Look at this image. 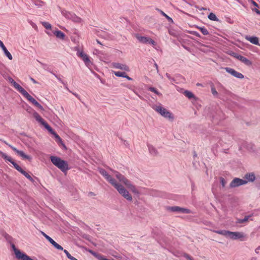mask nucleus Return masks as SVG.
<instances>
[{
  "mask_svg": "<svg viewBox=\"0 0 260 260\" xmlns=\"http://www.w3.org/2000/svg\"><path fill=\"white\" fill-rule=\"evenodd\" d=\"M100 173L103 175L105 178L117 190L123 198L128 201H132L133 200L132 196L129 192L125 188V187L121 184L117 182L113 178H112L108 173L104 169L99 170Z\"/></svg>",
  "mask_w": 260,
  "mask_h": 260,
  "instance_id": "obj_1",
  "label": "nucleus"
},
{
  "mask_svg": "<svg viewBox=\"0 0 260 260\" xmlns=\"http://www.w3.org/2000/svg\"><path fill=\"white\" fill-rule=\"evenodd\" d=\"M214 232L223 235L226 238L233 240H239L243 241L247 239L246 235L243 232H231L226 230L214 231Z\"/></svg>",
  "mask_w": 260,
  "mask_h": 260,
  "instance_id": "obj_2",
  "label": "nucleus"
},
{
  "mask_svg": "<svg viewBox=\"0 0 260 260\" xmlns=\"http://www.w3.org/2000/svg\"><path fill=\"white\" fill-rule=\"evenodd\" d=\"M115 175V177L119 181L120 183H123L125 186L129 189L132 192L136 194H139L140 191L138 188L132 183L124 176L120 174L117 171L112 170Z\"/></svg>",
  "mask_w": 260,
  "mask_h": 260,
  "instance_id": "obj_3",
  "label": "nucleus"
},
{
  "mask_svg": "<svg viewBox=\"0 0 260 260\" xmlns=\"http://www.w3.org/2000/svg\"><path fill=\"white\" fill-rule=\"evenodd\" d=\"M0 155L3 157L6 161H8L11 162L14 166V167L20 173L23 174L25 177L29 179L31 182H34V179L30 176V175L23 170L18 165H17L13 159L9 156L7 155L6 153L0 151Z\"/></svg>",
  "mask_w": 260,
  "mask_h": 260,
  "instance_id": "obj_4",
  "label": "nucleus"
},
{
  "mask_svg": "<svg viewBox=\"0 0 260 260\" xmlns=\"http://www.w3.org/2000/svg\"><path fill=\"white\" fill-rule=\"evenodd\" d=\"M152 108L164 118L168 119L170 121H173L174 120V117L173 114L164 108L161 104H159L158 105H153L152 106Z\"/></svg>",
  "mask_w": 260,
  "mask_h": 260,
  "instance_id": "obj_5",
  "label": "nucleus"
},
{
  "mask_svg": "<svg viewBox=\"0 0 260 260\" xmlns=\"http://www.w3.org/2000/svg\"><path fill=\"white\" fill-rule=\"evenodd\" d=\"M50 158L52 164L62 172L64 173L69 169L68 162L60 158L55 156H51Z\"/></svg>",
  "mask_w": 260,
  "mask_h": 260,
  "instance_id": "obj_6",
  "label": "nucleus"
},
{
  "mask_svg": "<svg viewBox=\"0 0 260 260\" xmlns=\"http://www.w3.org/2000/svg\"><path fill=\"white\" fill-rule=\"evenodd\" d=\"M11 246L14 251L16 257L17 259L21 260H34L26 255L25 253L17 249L14 244H12Z\"/></svg>",
  "mask_w": 260,
  "mask_h": 260,
  "instance_id": "obj_7",
  "label": "nucleus"
},
{
  "mask_svg": "<svg viewBox=\"0 0 260 260\" xmlns=\"http://www.w3.org/2000/svg\"><path fill=\"white\" fill-rule=\"evenodd\" d=\"M135 37L141 43L149 44L153 46H155L156 44V42L151 38L147 37L141 36L139 34H135Z\"/></svg>",
  "mask_w": 260,
  "mask_h": 260,
  "instance_id": "obj_8",
  "label": "nucleus"
},
{
  "mask_svg": "<svg viewBox=\"0 0 260 260\" xmlns=\"http://www.w3.org/2000/svg\"><path fill=\"white\" fill-rule=\"evenodd\" d=\"M77 55L82 58L87 67L90 68L91 67L92 63L87 54L82 50H78L77 52Z\"/></svg>",
  "mask_w": 260,
  "mask_h": 260,
  "instance_id": "obj_9",
  "label": "nucleus"
},
{
  "mask_svg": "<svg viewBox=\"0 0 260 260\" xmlns=\"http://www.w3.org/2000/svg\"><path fill=\"white\" fill-rule=\"evenodd\" d=\"M62 14L67 19H70L74 22L80 23L82 19L75 14L71 13L67 11H62Z\"/></svg>",
  "mask_w": 260,
  "mask_h": 260,
  "instance_id": "obj_10",
  "label": "nucleus"
},
{
  "mask_svg": "<svg viewBox=\"0 0 260 260\" xmlns=\"http://www.w3.org/2000/svg\"><path fill=\"white\" fill-rule=\"evenodd\" d=\"M167 209L168 210L173 212H178L185 214H189L191 213V211L189 209L180 207L178 206L168 207L167 208Z\"/></svg>",
  "mask_w": 260,
  "mask_h": 260,
  "instance_id": "obj_11",
  "label": "nucleus"
},
{
  "mask_svg": "<svg viewBox=\"0 0 260 260\" xmlns=\"http://www.w3.org/2000/svg\"><path fill=\"white\" fill-rule=\"evenodd\" d=\"M247 183L246 180L238 178H234L230 183V187L231 188H235L241 185H245Z\"/></svg>",
  "mask_w": 260,
  "mask_h": 260,
  "instance_id": "obj_12",
  "label": "nucleus"
},
{
  "mask_svg": "<svg viewBox=\"0 0 260 260\" xmlns=\"http://www.w3.org/2000/svg\"><path fill=\"white\" fill-rule=\"evenodd\" d=\"M33 116L36 120L41 124H42L47 130H51L50 126L45 121V120L36 112L33 113Z\"/></svg>",
  "mask_w": 260,
  "mask_h": 260,
  "instance_id": "obj_13",
  "label": "nucleus"
},
{
  "mask_svg": "<svg viewBox=\"0 0 260 260\" xmlns=\"http://www.w3.org/2000/svg\"><path fill=\"white\" fill-rule=\"evenodd\" d=\"M9 146L23 159H28V160H31V157L25 154L23 151L18 150L16 147L12 146L11 145H9Z\"/></svg>",
  "mask_w": 260,
  "mask_h": 260,
  "instance_id": "obj_14",
  "label": "nucleus"
},
{
  "mask_svg": "<svg viewBox=\"0 0 260 260\" xmlns=\"http://www.w3.org/2000/svg\"><path fill=\"white\" fill-rule=\"evenodd\" d=\"M225 71L232 76L239 78V79H243L244 78V76L240 73L237 72L234 69L230 68H225Z\"/></svg>",
  "mask_w": 260,
  "mask_h": 260,
  "instance_id": "obj_15",
  "label": "nucleus"
},
{
  "mask_svg": "<svg viewBox=\"0 0 260 260\" xmlns=\"http://www.w3.org/2000/svg\"><path fill=\"white\" fill-rule=\"evenodd\" d=\"M21 93L29 102L31 103L34 105H35L36 103L38 102L34 98H33L30 94H29V93L25 89H24Z\"/></svg>",
  "mask_w": 260,
  "mask_h": 260,
  "instance_id": "obj_16",
  "label": "nucleus"
},
{
  "mask_svg": "<svg viewBox=\"0 0 260 260\" xmlns=\"http://www.w3.org/2000/svg\"><path fill=\"white\" fill-rule=\"evenodd\" d=\"M112 66L116 69H120V70H123L125 71H129V67L125 64H122V63H117V62H114L112 63Z\"/></svg>",
  "mask_w": 260,
  "mask_h": 260,
  "instance_id": "obj_17",
  "label": "nucleus"
},
{
  "mask_svg": "<svg viewBox=\"0 0 260 260\" xmlns=\"http://www.w3.org/2000/svg\"><path fill=\"white\" fill-rule=\"evenodd\" d=\"M10 83L13 85L14 87L20 93H21L24 89L19 84L16 82L12 78L9 79Z\"/></svg>",
  "mask_w": 260,
  "mask_h": 260,
  "instance_id": "obj_18",
  "label": "nucleus"
},
{
  "mask_svg": "<svg viewBox=\"0 0 260 260\" xmlns=\"http://www.w3.org/2000/svg\"><path fill=\"white\" fill-rule=\"evenodd\" d=\"M245 180L248 182H253L255 180V175L254 173H246L244 176Z\"/></svg>",
  "mask_w": 260,
  "mask_h": 260,
  "instance_id": "obj_19",
  "label": "nucleus"
},
{
  "mask_svg": "<svg viewBox=\"0 0 260 260\" xmlns=\"http://www.w3.org/2000/svg\"><path fill=\"white\" fill-rule=\"evenodd\" d=\"M246 39L254 45H258V39L256 37L246 36Z\"/></svg>",
  "mask_w": 260,
  "mask_h": 260,
  "instance_id": "obj_20",
  "label": "nucleus"
},
{
  "mask_svg": "<svg viewBox=\"0 0 260 260\" xmlns=\"http://www.w3.org/2000/svg\"><path fill=\"white\" fill-rule=\"evenodd\" d=\"M50 130H48L50 133H51L52 135H54V136L55 137V138L56 139V141L58 143H61L63 146V147H65V145L63 144L62 143V140L60 138V137L56 133H55L53 129H52V128L50 127Z\"/></svg>",
  "mask_w": 260,
  "mask_h": 260,
  "instance_id": "obj_21",
  "label": "nucleus"
},
{
  "mask_svg": "<svg viewBox=\"0 0 260 260\" xmlns=\"http://www.w3.org/2000/svg\"><path fill=\"white\" fill-rule=\"evenodd\" d=\"M48 241L57 249L60 250H63V247L59 245L58 244H57L51 238H49V239Z\"/></svg>",
  "mask_w": 260,
  "mask_h": 260,
  "instance_id": "obj_22",
  "label": "nucleus"
},
{
  "mask_svg": "<svg viewBox=\"0 0 260 260\" xmlns=\"http://www.w3.org/2000/svg\"><path fill=\"white\" fill-rule=\"evenodd\" d=\"M53 34L58 39L64 40L65 38V34L60 30L54 31Z\"/></svg>",
  "mask_w": 260,
  "mask_h": 260,
  "instance_id": "obj_23",
  "label": "nucleus"
},
{
  "mask_svg": "<svg viewBox=\"0 0 260 260\" xmlns=\"http://www.w3.org/2000/svg\"><path fill=\"white\" fill-rule=\"evenodd\" d=\"M184 95L189 99H193L194 100H197V98L195 95L191 92L188 90H185L183 92Z\"/></svg>",
  "mask_w": 260,
  "mask_h": 260,
  "instance_id": "obj_24",
  "label": "nucleus"
},
{
  "mask_svg": "<svg viewBox=\"0 0 260 260\" xmlns=\"http://www.w3.org/2000/svg\"><path fill=\"white\" fill-rule=\"evenodd\" d=\"M149 153L154 156H156L158 154V151L157 149L152 145H148Z\"/></svg>",
  "mask_w": 260,
  "mask_h": 260,
  "instance_id": "obj_25",
  "label": "nucleus"
},
{
  "mask_svg": "<svg viewBox=\"0 0 260 260\" xmlns=\"http://www.w3.org/2000/svg\"><path fill=\"white\" fill-rule=\"evenodd\" d=\"M250 217H251L250 215H247V216H245L243 219L237 218L236 219V223L237 224L245 223L248 221V219H249V218Z\"/></svg>",
  "mask_w": 260,
  "mask_h": 260,
  "instance_id": "obj_26",
  "label": "nucleus"
},
{
  "mask_svg": "<svg viewBox=\"0 0 260 260\" xmlns=\"http://www.w3.org/2000/svg\"><path fill=\"white\" fill-rule=\"evenodd\" d=\"M239 60L247 66H251V62L246 57L241 55Z\"/></svg>",
  "mask_w": 260,
  "mask_h": 260,
  "instance_id": "obj_27",
  "label": "nucleus"
},
{
  "mask_svg": "<svg viewBox=\"0 0 260 260\" xmlns=\"http://www.w3.org/2000/svg\"><path fill=\"white\" fill-rule=\"evenodd\" d=\"M156 10L158 12H159L162 16H165L169 22H170L171 23L173 22V19L170 17H169L168 15H167L165 13H164L162 10H161L158 8L156 9Z\"/></svg>",
  "mask_w": 260,
  "mask_h": 260,
  "instance_id": "obj_28",
  "label": "nucleus"
},
{
  "mask_svg": "<svg viewBox=\"0 0 260 260\" xmlns=\"http://www.w3.org/2000/svg\"><path fill=\"white\" fill-rule=\"evenodd\" d=\"M4 51L5 55L10 59L12 60L13 57L11 54L8 51L6 47L4 48L3 49H2Z\"/></svg>",
  "mask_w": 260,
  "mask_h": 260,
  "instance_id": "obj_29",
  "label": "nucleus"
},
{
  "mask_svg": "<svg viewBox=\"0 0 260 260\" xmlns=\"http://www.w3.org/2000/svg\"><path fill=\"white\" fill-rule=\"evenodd\" d=\"M208 18L211 20L218 21V19L217 18L215 14L210 13L208 15Z\"/></svg>",
  "mask_w": 260,
  "mask_h": 260,
  "instance_id": "obj_30",
  "label": "nucleus"
},
{
  "mask_svg": "<svg viewBox=\"0 0 260 260\" xmlns=\"http://www.w3.org/2000/svg\"><path fill=\"white\" fill-rule=\"evenodd\" d=\"M114 74L117 77H121L124 78L125 77L126 73L122 72H114Z\"/></svg>",
  "mask_w": 260,
  "mask_h": 260,
  "instance_id": "obj_31",
  "label": "nucleus"
},
{
  "mask_svg": "<svg viewBox=\"0 0 260 260\" xmlns=\"http://www.w3.org/2000/svg\"><path fill=\"white\" fill-rule=\"evenodd\" d=\"M43 26L47 29H50L51 28V25L47 22H42Z\"/></svg>",
  "mask_w": 260,
  "mask_h": 260,
  "instance_id": "obj_32",
  "label": "nucleus"
},
{
  "mask_svg": "<svg viewBox=\"0 0 260 260\" xmlns=\"http://www.w3.org/2000/svg\"><path fill=\"white\" fill-rule=\"evenodd\" d=\"M199 28L204 35H208L209 34V31L205 27H199Z\"/></svg>",
  "mask_w": 260,
  "mask_h": 260,
  "instance_id": "obj_33",
  "label": "nucleus"
},
{
  "mask_svg": "<svg viewBox=\"0 0 260 260\" xmlns=\"http://www.w3.org/2000/svg\"><path fill=\"white\" fill-rule=\"evenodd\" d=\"M149 90L154 92L155 93H156V94H157L158 95H161V94L159 92H158V90L154 87H149Z\"/></svg>",
  "mask_w": 260,
  "mask_h": 260,
  "instance_id": "obj_34",
  "label": "nucleus"
},
{
  "mask_svg": "<svg viewBox=\"0 0 260 260\" xmlns=\"http://www.w3.org/2000/svg\"><path fill=\"white\" fill-rule=\"evenodd\" d=\"M63 250V252L65 253V254H66L67 257L70 259L71 260V259L73 257L72 256L70 253L67 250Z\"/></svg>",
  "mask_w": 260,
  "mask_h": 260,
  "instance_id": "obj_35",
  "label": "nucleus"
},
{
  "mask_svg": "<svg viewBox=\"0 0 260 260\" xmlns=\"http://www.w3.org/2000/svg\"><path fill=\"white\" fill-rule=\"evenodd\" d=\"M220 183H221V184L222 186L223 187H225V184H226V181H225V180L224 179V178H222V177H221V178H220Z\"/></svg>",
  "mask_w": 260,
  "mask_h": 260,
  "instance_id": "obj_36",
  "label": "nucleus"
},
{
  "mask_svg": "<svg viewBox=\"0 0 260 260\" xmlns=\"http://www.w3.org/2000/svg\"><path fill=\"white\" fill-rule=\"evenodd\" d=\"M211 92L214 95H217L218 94L217 91L216 90L215 87H212L211 88Z\"/></svg>",
  "mask_w": 260,
  "mask_h": 260,
  "instance_id": "obj_37",
  "label": "nucleus"
},
{
  "mask_svg": "<svg viewBox=\"0 0 260 260\" xmlns=\"http://www.w3.org/2000/svg\"><path fill=\"white\" fill-rule=\"evenodd\" d=\"M35 106H36L37 108H38L41 110H44L43 107L38 102L36 103Z\"/></svg>",
  "mask_w": 260,
  "mask_h": 260,
  "instance_id": "obj_38",
  "label": "nucleus"
},
{
  "mask_svg": "<svg viewBox=\"0 0 260 260\" xmlns=\"http://www.w3.org/2000/svg\"><path fill=\"white\" fill-rule=\"evenodd\" d=\"M166 76L171 81L174 82L175 81V79L173 78H172L169 74L166 73Z\"/></svg>",
  "mask_w": 260,
  "mask_h": 260,
  "instance_id": "obj_39",
  "label": "nucleus"
},
{
  "mask_svg": "<svg viewBox=\"0 0 260 260\" xmlns=\"http://www.w3.org/2000/svg\"><path fill=\"white\" fill-rule=\"evenodd\" d=\"M184 256L187 260H194L191 256H190L188 254H185Z\"/></svg>",
  "mask_w": 260,
  "mask_h": 260,
  "instance_id": "obj_40",
  "label": "nucleus"
},
{
  "mask_svg": "<svg viewBox=\"0 0 260 260\" xmlns=\"http://www.w3.org/2000/svg\"><path fill=\"white\" fill-rule=\"evenodd\" d=\"M0 47L2 48V49L6 47L3 42L1 41H0Z\"/></svg>",
  "mask_w": 260,
  "mask_h": 260,
  "instance_id": "obj_41",
  "label": "nucleus"
},
{
  "mask_svg": "<svg viewBox=\"0 0 260 260\" xmlns=\"http://www.w3.org/2000/svg\"><path fill=\"white\" fill-rule=\"evenodd\" d=\"M260 250V246H258L255 249V252L256 253H258Z\"/></svg>",
  "mask_w": 260,
  "mask_h": 260,
  "instance_id": "obj_42",
  "label": "nucleus"
},
{
  "mask_svg": "<svg viewBox=\"0 0 260 260\" xmlns=\"http://www.w3.org/2000/svg\"><path fill=\"white\" fill-rule=\"evenodd\" d=\"M125 77H124V78H126L127 80H132V78L129 77V76H128L126 74L125 75Z\"/></svg>",
  "mask_w": 260,
  "mask_h": 260,
  "instance_id": "obj_43",
  "label": "nucleus"
},
{
  "mask_svg": "<svg viewBox=\"0 0 260 260\" xmlns=\"http://www.w3.org/2000/svg\"><path fill=\"white\" fill-rule=\"evenodd\" d=\"M253 10L258 14H260V11L257 9H253Z\"/></svg>",
  "mask_w": 260,
  "mask_h": 260,
  "instance_id": "obj_44",
  "label": "nucleus"
},
{
  "mask_svg": "<svg viewBox=\"0 0 260 260\" xmlns=\"http://www.w3.org/2000/svg\"><path fill=\"white\" fill-rule=\"evenodd\" d=\"M237 53H235V52H232L231 53H230V55L232 56H233L234 57H235V56L236 55Z\"/></svg>",
  "mask_w": 260,
  "mask_h": 260,
  "instance_id": "obj_45",
  "label": "nucleus"
},
{
  "mask_svg": "<svg viewBox=\"0 0 260 260\" xmlns=\"http://www.w3.org/2000/svg\"><path fill=\"white\" fill-rule=\"evenodd\" d=\"M241 55H239L238 54H237L235 56V58L238 59L239 60V57H240Z\"/></svg>",
  "mask_w": 260,
  "mask_h": 260,
  "instance_id": "obj_46",
  "label": "nucleus"
},
{
  "mask_svg": "<svg viewBox=\"0 0 260 260\" xmlns=\"http://www.w3.org/2000/svg\"><path fill=\"white\" fill-rule=\"evenodd\" d=\"M31 81L35 84L37 83V81L33 78H31L30 79Z\"/></svg>",
  "mask_w": 260,
  "mask_h": 260,
  "instance_id": "obj_47",
  "label": "nucleus"
},
{
  "mask_svg": "<svg viewBox=\"0 0 260 260\" xmlns=\"http://www.w3.org/2000/svg\"><path fill=\"white\" fill-rule=\"evenodd\" d=\"M154 66H155V68H156V69L157 70V72L158 73V68L157 64L156 63H155Z\"/></svg>",
  "mask_w": 260,
  "mask_h": 260,
  "instance_id": "obj_48",
  "label": "nucleus"
},
{
  "mask_svg": "<svg viewBox=\"0 0 260 260\" xmlns=\"http://www.w3.org/2000/svg\"><path fill=\"white\" fill-rule=\"evenodd\" d=\"M252 4H253L254 6H256V7H258V5L257 4H256V2H255L254 1H252Z\"/></svg>",
  "mask_w": 260,
  "mask_h": 260,
  "instance_id": "obj_49",
  "label": "nucleus"
},
{
  "mask_svg": "<svg viewBox=\"0 0 260 260\" xmlns=\"http://www.w3.org/2000/svg\"><path fill=\"white\" fill-rule=\"evenodd\" d=\"M42 234L44 236V237L46 238V237L48 236L47 235H46L45 233L42 232Z\"/></svg>",
  "mask_w": 260,
  "mask_h": 260,
  "instance_id": "obj_50",
  "label": "nucleus"
},
{
  "mask_svg": "<svg viewBox=\"0 0 260 260\" xmlns=\"http://www.w3.org/2000/svg\"><path fill=\"white\" fill-rule=\"evenodd\" d=\"M250 260H257V258L256 257H252L250 258Z\"/></svg>",
  "mask_w": 260,
  "mask_h": 260,
  "instance_id": "obj_51",
  "label": "nucleus"
},
{
  "mask_svg": "<svg viewBox=\"0 0 260 260\" xmlns=\"http://www.w3.org/2000/svg\"><path fill=\"white\" fill-rule=\"evenodd\" d=\"M73 94L75 95L77 98H79V96L78 94L74 93H73Z\"/></svg>",
  "mask_w": 260,
  "mask_h": 260,
  "instance_id": "obj_52",
  "label": "nucleus"
},
{
  "mask_svg": "<svg viewBox=\"0 0 260 260\" xmlns=\"http://www.w3.org/2000/svg\"><path fill=\"white\" fill-rule=\"evenodd\" d=\"M54 75H55V77L58 79V80L59 81H61V82L62 81H61V79H60V78H58V77H57V76H56V75H55V74H54Z\"/></svg>",
  "mask_w": 260,
  "mask_h": 260,
  "instance_id": "obj_53",
  "label": "nucleus"
},
{
  "mask_svg": "<svg viewBox=\"0 0 260 260\" xmlns=\"http://www.w3.org/2000/svg\"><path fill=\"white\" fill-rule=\"evenodd\" d=\"M71 260H78V259H77V258H76L75 257H73L71 259Z\"/></svg>",
  "mask_w": 260,
  "mask_h": 260,
  "instance_id": "obj_54",
  "label": "nucleus"
},
{
  "mask_svg": "<svg viewBox=\"0 0 260 260\" xmlns=\"http://www.w3.org/2000/svg\"><path fill=\"white\" fill-rule=\"evenodd\" d=\"M71 260H78V259H77V258H76L75 257H73L71 259Z\"/></svg>",
  "mask_w": 260,
  "mask_h": 260,
  "instance_id": "obj_55",
  "label": "nucleus"
},
{
  "mask_svg": "<svg viewBox=\"0 0 260 260\" xmlns=\"http://www.w3.org/2000/svg\"><path fill=\"white\" fill-rule=\"evenodd\" d=\"M96 42L98 44L102 45L101 43L98 40H96Z\"/></svg>",
  "mask_w": 260,
  "mask_h": 260,
  "instance_id": "obj_56",
  "label": "nucleus"
},
{
  "mask_svg": "<svg viewBox=\"0 0 260 260\" xmlns=\"http://www.w3.org/2000/svg\"><path fill=\"white\" fill-rule=\"evenodd\" d=\"M51 237H50L49 236H47L46 238V239L48 240L49 239V238H50Z\"/></svg>",
  "mask_w": 260,
  "mask_h": 260,
  "instance_id": "obj_57",
  "label": "nucleus"
},
{
  "mask_svg": "<svg viewBox=\"0 0 260 260\" xmlns=\"http://www.w3.org/2000/svg\"><path fill=\"white\" fill-rule=\"evenodd\" d=\"M3 142H4V143H5L6 145H8V146H9V144H8L6 141H4Z\"/></svg>",
  "mask_w": 260,
  "mask_h": 260,
  "instance_id": "obj_58",
  "label": "nucleus"
},
{
  "mask_svg": "<svg viewBox=\"0 0 260 260\" xmlns=\"http://www.w3.org/2000/svg\"><path fill=\"white\" fill-rule=\"evenodd\" d=\"M195 35H196V36H199V34H198V33H197V32H196V33H195Z\"/></svg>",
  "mask_w": 260,
  "mask_h": 260,
  "instance_id": "obj_59",
  "label": "nucleus"
},
{
  "mask_svg": "<svg viewBox=\"0 0 260 260\" xmlns=\"http://www.w3.org/2000/svg\"><path fill=\"white\" fill-rule=\"evenodd\" d=\"M197 85L198 86H200V85H201V84H200V83H198Z\"/></svg>",
  "mask_w": 260,
  "mask_h": 260,
  "instance_id": "obj_60",
  "label": "nucleus"
}]
</instances>
